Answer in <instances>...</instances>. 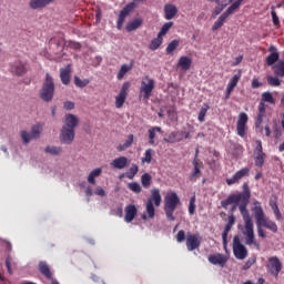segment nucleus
Masks as SVG:
<instances>
[{"label":"nucleus","mask_w":284,"mask_h":284,"mask_svg":"<svg viewBox=\"0 0 284 284\" xmlns=\"http://www.w3.org/2000/svg\"><path fill=\"white\" fill-rule=\"evenodd\" d=\"M240 196L241 203L239 204V210L244 221V226H240L242 234L246 236L245 244L254 245L255 247H260L258 242H256V235H254V222L250 216V211H247V205H250V199L252 193L250 192V185L247 183L243 184V192L237 193Z\"/></svg>","instance_id":"1"},{"label":"nucleus","mask_w":284,"mask_h":284,"mask_svg":"<svg viewBox=\"0 0 284 284\" xmlns=\"http://www.w3.org/2000/svg\"><path fill=\"white\" fill-rule=\"evenodd\" d=\"M254 216L256 221L257 235L260 236V239L267 237V235L265 234V230H263V227H266V230H270L274 234L278 232V225H276V222L265 217V212H263L262 206L254 207Z\"/></svg>","instance_id":"2"},{"label":"nucleus","mask_w":284,"mask_h":284,"mask_svg":"<svg viewBox=\"0 0 284 284\" xmlns=\"http://www.w3.org/2000/svg\"><path fill=\"white\" fill-rule=\"evenodd\" d=\"M179 205H181V199L179 197V194H176V192H171L165 195L164 212L168 221H176L174 212L176 211V207H179Z\"/></svg>","instance_id":"3"},{"label":"nucleus","mask_w":284,"mask_h":284,"mask_svg":"<svg viewBox=\"0 0 284 284\" xmlns=\"http://www.w3.org/2000/svg\"><path fill=\"white\" fill-rule=\"evenodd\" d=\"M40 99H42V101L45 103H50V101L54 99V79L52 75H50V73L45 74L44 82L40 90Z\"/></svg>","instance_id":"4"},{"label":"nucleus","mask_w":284,"mask_h":284,"mask_svg":"<svg viewBox=\"0 0 284 284\" xmlns=\"http://www.w3.org/2000/svg\"><path fill=\"white\" fill-rule=\"evenodd\" d=\"M154 79L150 78L149 75L144 77L141 81L140 87V99L144 101H149L150 97H152V92L154 91Z\"/></svg>","instance_id":"5"},{"label":"nucleus","mask_w":284,"mask_h":284,"mask_svg":"<svg viewBox=\"0 0 284 284\" xmlns=\"http://www.w3.org/2000/svg\"><path fill=\"white\" fill-rule=\"evenodd\" d=\"M41 132H43V124L38 123L31 128V133L28 131H21L20 135L23 143L28 144L32 139H39V136H41Z\"/></svg>","instance_id":"6"},{"label":"nucleus","mask_w":284,"mask_h":284,"mask_svg":"<svg viewBox=\"0 0 284 284\" xmlns=\"http://www.w3.org/2000/svg\"><path fill=\"white\" fill-rule=\"evenodd\" d=\"M233 254L235 258H239L240 261L247 258V247L241 243V237H239V235H235L233 239Z\"/></svg>","instance_id":"7"},{"label":"nucleus","mask_w":284,"mask_h":284,"mask_svg":"<svg viewBox=\"0 0 284 284\" xmlns=\"http://www.w3.org/2000/svg\"><path fill=\"white\" fill-rule=\"evenodd\" d=\"M266 270L268 271V274L278 278V274H281V270H283V263H281V260H278L277 256H272L268 258Z\"/></svg>","instance_id":"8"},{"label":"nucleus","mask_w":284,"mask_h":284,"mask_svg":"<svg viewBox=\"0 0 284 284\" xmlns=\"http://www.w3.org/2000/svg\"><path fill=\"white\" fill-rule=\"evenodd\" d=\"M201 168H203V162L199 160V149H196L195 158L193 159V170L189 175V180L192 181V183H196V181L201 179Z\"/></svg>","instance_id":"9"},{"label":"nucleus","mask_w":284,"mask_h":284,"mask_svg":"<svg viewBox=\"0 0 284 284\" xmlns=\"http://www.w3.org/2000/svg\"><path fill=\"white\" fill-rule=\"evenodd\" d=\"M134 8H136V3L130 2L120 11L118 22H116L118 30H121L123 28V23H125V18L130 16V13L134 10Z\"/></svg>","instance_id":"10"},{"label":"nucleus","mask_w":284,"mask_h":284,"mask_svg":"<svg viewBox=\"0 0 284 284\" xmlns=\"http://www.w3.org/2000/svg\"><path fill=\"white\" fill-rule=\"evenodd\" d=\"M265 156L266 155L263 152V142L261 140H257L254 151V161L256 168H263V165H265Z\"/></svg>","instance_id":"11"},{"label":"nucleus","mask_w":284,"mask_h":284,"mask_svg":"<svg viewBox=\"0 0 284 284\" xmlns=\"http://www.w3.org/2000/svg\"><path fill=\"white\" fill-rule=\"evenodd\" d=\"M128 92H130V82H124L120 93L115 97V108L118 110L124 105L125 99H128Z\"/></svg>","instance_id":"12"},{"label":"nucleus","mask_w":284,"mask_h":284,"mask_svg":"<svg viewBox=\"0 0 284 284\" xmlns=\"http://www.w3.org/2000/svg\"><path fill=\"white\" fill-rule=\"evenodd\" d=\"M201 247V237L196 234L187 233L186 234V248L189 252H194Z\"/></svg>","instance_id":"13"},{"label":"nucleus","mask_w":284,"mask_h":284,"mask_svg":"<svg viewBox=\"0 0 284 284\" xmlns=\"http://www.w3.org/2000/svg\"><path fill=\"white\" fill-rule=\"evenodd\" d=\"M247 120H248L247 113L242 112L239 114L236 130H237V135L241 136L242 139L245 136V130L247 128Z\"/></svg>","instance_id":"14"},{"label":"nucleus","mask_w":284,"mask_h":284,"mask_svg":"<svg viewBox=\"0 0 284 284\" xmlns=\"http://www.w3.org/2000/svg\"><path fill=\"white\" fill-rule=\"evenodd\" d=\"M245 176H250V168H243L235 172V174L231 179H226V184L234 185L236 183H240L242 179H245Z\"/></svg>","instance_id":"15"},{"label":"nucleus","mask_w":284,"mask_h":284,"mask_svg":"<svg viewBox=\"0 0 284 284\" xmlns=\"http://www.w3.org/2000/svg\"><path fill=\"white\" fill-rule=\"evenodd\" d=\"M268 52H271L266 59H265V63L268 67L274 65L275 63H278V59H281V53H278V48H276V45H271L268 48Z\"/></svg>","instance_id":"16"},{"label":"nucleus","mask_w":284,"mask_h":284,"mask_svg":"<svg viewBox=\"0 0 284 284\" xmlns=\"http://www.w3.org/2000/svg\"><path fill=\"white\" fill-rule=\"evenodd\" d=\"M60 141L65 145H70L74 141V130L68 129V126H62L60 133Z\"/></svg>","instance_id":"17"},{"label":"nucleus","mask_w":284,"mask_h":284,"mask_svg":"<svg viewBox=\"0 0 284 284\" xmlns=\"http://www.w3.org/2000/svg\"><path fill=\"white\" fill-rule=\"evenodd\" d=\"M268 205L276 221H283V213H281V209H278V196L273 194L270 199Z\"/></svg>","instance_id":"18"},{"label":"nucleus","mask_w":284,"mask_h":284,"mask_svg":"<svg viewBox=\"0 0 284 284\" xmlns=\"http://www.w3.org/2000/svg\"><path fill=\"white\" fill-rule=\"evenodd\" d=\"M124 212H125V215H124L125 223H132V221L136 219V214H139V210L134 204L126 205L124 209Z\"/></svg>","instance_id":"19"},{"label":"nucleus","mask_w":284,"mask_h":284,"mask_svg":"<svg viewBox=\"0 0 284 284\" xmlns=\"http://www.w3.org/2000/svg\"><path fill=\"white\" fill-rule=\"evenodd\" d=\"M39 272L42 276L47 277L48 281H52V284H59V281L52 278V271H50V266L45 262L39 263Z\"/></svg>","instance_id":"20"},{"label":"nucleus","mask_w":284,"mask_h":284,"mask_svg":"<svg viewBox=\"0 0 284 284\" xmlns=\"http://www.w3.org/2000/svg\"><path fill=\"white\" fill-rule=\"evenodd\" d=\"M72 74V67L68 64L65 68L60 69V80L63 85H70Z\"/></svg>","instance_id":"21"},{"label":"nucleus","mask_w":284,"mask_h":284,"mask_svg":"<svg viewBox=\"0 0 284 284\" xmlns=\"http://www.w3.org/2000/svg\"><path fill=\"white\" fill-rule=\"evenodd\" d=\"M10 72L12 74H16L17 77H22V74H26L28 72V69H26V64L21 61H16L10 67Z\"/></svg>","instance_id":"22"},{"label":"nucleus","mask_w":284,"mask_h":284,"mask_svg":"<svg viewBox=\"0 0 284 284\" xmlns=\"http://www.w3.org/2000/svg\"><path fill=\"white\" fill-rule=\"evenodd\" d=\"M209 263L212 265H220V267H225L227 258H225L221 253L211 254L209 255Z\"/></svg>","instance_id":"23"},{"label":"nucleus","mask_w":284,"mask_h":284,"mask_svg":"<svg viewBox=\"0 0 284 284\" xmlns=\"http://www.w3.org/2000/svg\"><path fill=\"white\" fill-rule=\"evenodd\" d=\"M176 14H179V9L176 8V6L172 3H166L164 6V18L166 19V21H171V19H174Z\"/></svg>","instance_id":"24"},{"label":"nucleus","mask_w":284,"mask_h":284,"mask_svg":"<svg viewBox=\"0 0 284 284\" xmlns=\"http://www.w3.org/2000/svg\"><path fill=\"white\" fill-rule=\"evenodd\" d=\"M185 132L173 131L166 138H164L165 143H180L183 140Z\"/></svg>","instance_id":"25"},{"label":"nucleus","mask_w":284,"mask_h":284,"mask_svg":"<svg viewBox=\"0 0 284 284\" xmlns=\"http://www.w3.org/2000/svg\"><path fill=\"white\" fill-rule=\"evenodd\" d=\"M234 203H241V195L231 194L226 200L221 201V205L224 210H227L230 205H234Z\"/></svg>","instance_id":"26"},{"label":"nucleus","mask_w":284,"mask_h":284,"mask_svg":"<svg viewBox=\"0 0 284 284\" xmlns=\"http://www.w3.org/2000/svg\"><path fill=\"white\" fill-rule=\"evenodd\" d=\"M265 110H266L265 103L260 102L258 112L255 120V128H261V125L263 124V119H265V114H266Z\"/></svg>","instance_id":"27"},{"label":"nucleus","mask_w":284,"mask_h":284,"mask_svg":"<svg viewBox=\"0 0 284 284\" xmlns=\"http://www.w3.org/2000/svg\"><path fill=\"white\" fill-rule=\"evenodd\" d=\"M79 125V119L75 118L74 114H67L65 115V125L68 130H74Z\"/></svg>","instance_id":"28"},{"label":"nucleus","mask_w":284,"mask_h":284,"mask_svg":"<svg viewBox=\"0 0 284 284\" xmlns=\"http://www.w3.org/2000/svg\"><path fill=\"white\" fill-rule=\"evenodd\" d=\"M50 3H54V0H31L29 6L32 10H39L45 8V6H50Z\"/></svg>","instance_id":"29"},{"label":"nucleus","mask_w":284,"mask_h":284,"mask_svg":"<svg viewBox=\"0 0 284 284\" xmlns=\"http://www.w3.org/2000/svg\"><path fill=\"white\" fill-rule=\"evenodd\" d=\"M111 166H113L114 170H123V169L128 168V158L120 156V158L114 159L111 162Z\"/></svg>","instance_id":"30"},{"label":"nucleus","mask_w":284,"mask_h":284,"mask_svg":"<svg viewBox=\"0 0 284 284\" xmlns=\"http://www.w3.org/2000/svg\"><path fill=\"white\" fill-rule=\"evenodd\" d=\"M146 201H151L155 207H159L161 205V191L159 189L151 190V196Z\"/></svg>","instance_id":"31"},{"label":"nucleus","mask_w":284,"mask_h":284,"mask_svg":"<svg viewBox=\"0 0 284 284\" xmlns=\"http://www.w3.org/2000/svg\"><path fill=\"white\" fill-rule=\"evenodd\" d=\"M229 17V13L224 11L212 26V31L216 32V30H221V28H223V26L225 24V21H227Z\"/></svg>","instance_id":"32"},{"label":"nucleus","mask_w":284,"mask_h":284,"mask_svg":"<svg viewBox=\"0 0 284 284\" xmlns=\"http://www.w3.org/2000/svg\"><path fill=\"white\" fill-rule=\"evenodd\" d=\"M178 68H181L182 70H190L192 68V58L190 57H181L178 62Z\"/></svg>","instance_id":"33"},{"label":"nucleus","mask_w":284,"mask_h":284,"mask_svg":"<svg viewBox=\"0 0 284 284\" xmlns=\"http://www.w3.org/2000/svg\"><path fill=\"white\" fill-rule=\"evenodd\" d=\"M142 26L143 19L136 18L126 24V32H134V30H139Z\"/></svg>","instance_id":"34"},{"label":"nucleus","mask_w":284,"mask_h":284,"mask_svg":"<svg viewBox=\"0 0 284 284\" xmlns=\"http://www.w3.org/2000/svg\"><path fill=\"white\" fill-rule=\"evenodd\" d=\"M156 132H163V130L161 129V126H153L150 128L148 130V134H149V145H154L155 143V139H156Z\"/></svg>","instance_id":"35"},{"label":"nucleus","mask_w":284,"mask_h":284,"mask_svg":"<svg viewBox=\"0 0 284 284\" xmlns=\"http://www.w3.org/2000/svg\"><path fill=\"white\" fill-rule=\"evenodd\" d=\"M101 172H103V170L101 168H97L94 170H92L89 175H88V183H90L91 185H94V183H97V176H101Z\"/></svg>","instance_id":"36"},{"label":"nucleus","mask_w":284,"mask_h":284,"mask_svg":"<svg viewBox=\"0 0 284 284\" xmlns=\"http://www.w3.org/2000/svg\"><path fill=\"white\" fill-rule=\"evenodd\" d=\"M261 103H270L271 105H274L276 100L274 99V95H272V92L266 91L262 93Z\"/></svg>","instance_id":"37"},{"label":"nucleus","mask_w":284,"mask_h":284,"mask_svg":"<svg viewBox=\"0 0 284 284\" xmlns=\"http://www.w3.org/2000/svg\"><path fill=\"white\" fill-rule=\"evenodd\" d=\"M274 74L276 77H281L283 79L284 77V60H278V62L273 67Z\"/></svg>","instance_id":"38"},{"label":"nucleus","mask_w":284,"mask_h":284,"mask_svg":"<svg viewBox=\"0 0 284 284\" xmlns=\"http://www.w3.org/2000/svg\"><path fill=\"white\" fill-rule=\"evenodd\" d=\"M132 143H134V135L130 134V135H128V139L125 140V142L118 146V152H123V151L128 150V148H130L132 145Z\"/></svg>","instance_id":"39"},{"label":"nucleus","mask_w":284,"mask_h":284,"mask_svg":"<svg viewBox=\"0 0 284 284\" xmlns=\"http://www.w3.org/2000/svg\"><path fill=\"white\" fill-rule=\"evenodd\" d=\"M162 43H163V38L158 34V37L150 42L149 49L152 51L159 50Z\"/></svg>","instance_id":"40"},{"label":"nucleus","mask_w":284,"mask_h":284,"mask_svg":"<svg viewBox=\"0 0 284 284\" xmlns=\"http://www.w3.org/2000/svg\"><path fill=\"white\" fill-rule=\"evenodd\" d=\"M130 70H132V64H122L120 70L118 71L116 79L121 81L123 77H125V74L130 72Z\"/></svg>","instance_id":"41"},{"label":"nucleus","mask_w":284,"mask_h":284,"mask_svg":"<svg viewBox=\"0 0 284 284\" xmlns=\"http://www.w3.org/2000/svg\"><path fill=\"white\" fill-rule=\"evenodd\" d=\"M141 183H142V187L148 190L152 185V175H150V173L142 174Z\"/></svg>","instance_id":"42"},{"label":"nucleus","mask_w":284,"mask_h":284,"mask_svg":"<svg viewBox=\"0 0 284 284\" xmlns=\"http://www.w3.org/2000/svg\"><path fill=\"white\" fill-rule=\"evenodd\" d=\"M44 152H47V154H51L52 156H59V154L63 152V149L61 146H47Z\"/></svg>","instance_id":"43"},{"label":"nucleus","mask_w":284,"mask_h":284,"mask_svg":"<svg viewBox=\"0 0 284 284\" xmlns=\"http://www.w3.org/2000/svg\"><path fill=\"white\" fill-rule=\"evenodd\" d=\"M207 110H210V104L204 103L200 110L199 116H197V121H200V123H203L205 121V116L207 114Z\"/></svg>","instance_id":"44"},{"label":"nucleus","mask_w":284,"mask_h":284,"mask_svg":"<svg viewBox=\"0 0 284 284\" xmlns=\"http://www.w3.org/2000/svg\"><path fill=\"white\" fill-rule=\"evenodd\" d=\"M241 3H243V0H236L235 2L230 6L225 13L230 17V14H234L235 10H239L241 8Z\"/></svg>","instance_id":"45"},{"label":"nucleus","mask_w":284,"mask_h":284,"mask_svg":"<svg viewBox=\"0 0 284 284\" xmlns=\"http://www.w3.org/2000/svg\"><path fill=\"white\" fill-rule=\"evenodd\" d=\"M239 81H241V75H234L226 88H229V92H234V88H236V85H239Z\"/></svg>","instance_id":"46"},{"label":"nucleus","mask_w":284,"mask_h":284,"mask_svg":"<svg viewBox=\"0 0 284 284\" xmlns=\"http://www.w3.org/2000/svg\"><path fill=\"white\" fill-rule=\"evenodd\" d=\"M128 189L133 192L134 194H141L142 192V187H141V184H139V182H130L128 184Z\"/></svg>","instance_id":"47"},{"label":"nucleus","mask_w":284,"mask_h":284,"mask_svg":"<svg viewBox=\"0 0 284 284\" xmlns=\"http://www.w3.org/2000/svg\"><path fill=\"white\" fill-rule=\"evenodd\" d=\"M74 84L77 88H87V85H90V79H83L79 78L78 75L74 77Z\"/></svg>","instance_id":"48"},{"label":"nucleus","mask_w":284,"mask_h":284,"mask_svg":"<svg viewBox=\"0 0 284 284\" xmlns=\"http://www.w3.org/2000/svg\"><path fill=\"white\" fill-rule=\"evenodd\" d=\"M232 227H233L232 224H226L222 233V241H223L224 247H227V235L232 231Z\"/></svg>","instance_id":"49"},{"label":"nucleus","mask_w":284,"mask_h":284,"mask_svg":"<svg viewBox=\"0 0 284 284\" xmlns=\"http://www.w3.org/2000/svg\"><path fill=\"white\" fill-rule=\"evenodd\" d=\"M136 174H139V165L133 164L129 169V172L125 173V176H126V179H130L132 181V179H134V176H136Z\"/></svg>","instance_id":"50"},{"label":"nucleus","mask_w":284,"mask_h":284,"mask_svg":"<svg viewBox=\"0 0 284 284\" xmlns=\"http://www.w3.org/2000/svg\"><path fill=\"white\" fill-rule=\"evenodd\" d=\"M172 26H174V22H165L160 32L158 33L159 37H165L168 34V32H170V28H172Z\"/></svg>","instance_id":"51"},{"label":"nucleus","mask_w":284,"mask_h":284,"mask_svg":"<svg viewBox=\"0 0 284 284\" xmlns=\"http://www.w3.org/2000/svg\"><path fill=\"white\" fill-rule=\"evenodd\" d=\"M146 214L150 219H154L155 209L151 200H146Z\"/></svg>","instance_id":"52"},{"label":"nucleus","mask_w":284,"mask_h":284,"mask_svg":"<svg viewBox=\"0 0 284 284\" xmlns=\"http://www.w3.org/2000/svg\"><path fill=\"white\" fill-rule=\"evenodd\" d=\"M194 212H196V195H193L189 202V214L194 216Z\"/></svg>","instance_id":"53"},{"label":"nucleus","mask_w":284,"mask_h":284,"mask_svg":"<svg viewBox=\"0 0 284 284\" xmlns=\"http://www.w3.org/2000/svg\"><path fill=\"white\" fill-rule=\"evenodd\" d=\"M225 8H227V4H223L220 2V4H217V7H215L212 12V19H216L217 14L222 13Z\"/></svg>","instance_id":"54"},{"label":"nucleus","mask_w":284,"mask_h":284,"mask_svg":"<svg viewBox=\"0 0 284 284\" xmlns=\"http://www.w3.org/2000/svg\"><path fill=\"white\" fill-rule=\"evenodd\" d=\"M179 48V40H172L166 47V54H172Z\"/></svg>","instance_id":"55"},{"label":"nucleus","mask_w":284,"mask_h":284,"mask_svg":"<svg viewBox=\"0 0 284 284\" xmlns=\"http://www.w3.org/2000/svg\"><path fill=\"white\" fill-rule=\"evenodd\" d=\"M267 84L272 85L273 88H278V85H281V81L278 78H274L272 75H268L266 78Z\"/></svg>","instance_id":"56"},{"label":"nucleus","mask_w":284,"mask_h":284,"mask_svg":"<svg viewBox=\"0 0 284 284\" xmlns=\"http://www.w3.org/2000/svg\"><path fill=\"white\" fill-rule=\"evenodd\" d=\"M271 17L274 26H281V21L278 20L276 8L274 6L271 7Z\"/></svg>","instance_id":"57"},{"label":"nucleus","mask_w":284,"mask_h":284,"mask_svg":"<svg viewBox=\"0 0 284 284\" xmlns=\"http://www.w3.org/2000/svg\"><path fill=\"white\" fill-rule=\"evenodd\" d=\"M152 149H148L142 158V163H152Z\"/></svg>","instance_id":"58"},{"label":"nucleus","mask_w":284,"mask_h":284,"mask_svg":"<svg viewBox=\"0 0 284 284\" xmlns=\"http://www.w3.org/2000/svg\"><path fill=\"white\" fill-rule=\"evenodd\" d=\"M176 241L178 243H183V241H185V231L181 230L178 232Z\"/></svg>","instance_id":"59"},{"label":"nucleus","mask_w":284,"mask_h":284,"mask_svg":"<svg viewBox=\"0 0 284 284\" xmlns=\"http://www.w3.org/2000/svg\"><path fill=\"white\" fill-rule=\"evenodd\" d=\"M251 87L253 88V90H256L258 88H262L263 83L261 81H258V79L254 78L252 80Z\"/></svg>","instance_id":"60"},{"label":"nucleus","mask_w":284,"mask_h":284,"mask_svg":"<svg viewBox=\"0 0 284 284\" xmlns=\"http://www.w3.org/2000/svg\"><path fill=\"white\" fill-rule=\"evenodd\" d=\"M254 263H256V258H248L246 261V263L243 266V270H250V267H252V265H254Z\"/></svg>","instance_id":"61"},{"label":"nucleus","mask_w":284,"mask_h":284,"mask_svg":"<svg viewBox=\"0 0 284 284\" xmlns=\"http://www.w3.org/2000/svg\"><path fill=\"white\" fill-rule=\"evenodd\" d=\"M11 265H12V257L8 256L6 258V267L9 272V274H12V266Z\"/></svg>","instance_id":"62"},{"label":"nucleus","mask_w":284,"mask_h":284,"mask_svg":"<svg viewBox=\"0 0 284 284\" xmlns=\"http://www.w3.org/2000/svg\"><path fill=\"white\" fill-rule=\"evenodd\" d=\"M63 108H64V110H74V102L67 101V102H64Z\"/></svg>","instance_id":"63"},{"label":"nucleus","mask_w":284,"mask_h":284,"mask_svg":"<svg viewBox=\"0 0 284 284\" xmlns=\"http://www.w3.org/2000/svg\"><path fill=\"white\" fill-rule=\"evenodd\" d=\"M94 194H97V196H105V190H103L101 186H98L94 191Z\"/></svg>","instance_id":"64"}]
</instances>
